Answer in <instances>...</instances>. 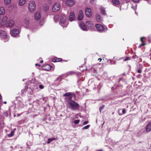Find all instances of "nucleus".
Listing matches in <instances>:
<instances>
[{
    "label": "nucleus",
    "mask_w": 151,
    "mask_h": 151,
    "mask_svg": "<svg viewBox=\"0 0 151 151\" xmlns=\"http://www.w3.org/2000/svg\"><path fill=\"white\" fill-rule=\"evenodd\" d=\"M68 108L72 110H78L80 108V105L71 99V98H65Z\"/></svg>",
    "instance_id": "obj_1"
},
{
    "label": "nucleus",
    "mask_w": 151,
    "mask_h": 151,
    "mask_svg": "<svg viewBox=\"0 0 151 151\" xmlns=\"http://www.w3.org/2000/svg\"><path fill=\"white\" fill-rule=\"evenodd\" d=\"M35 8L36 4L35 2L33 1H30L29 4V11L31 12H33L35 9Z\"/></svg>",
    "instance_id": "obj_2"
},
{
    "label": "nucleus",
    "mask_w": 151,
    "mask_h": 151,
    "mask_svg": "<svg viewBox=\"0 0 151 151\" xmlns=\"http://www.w3.org/2000/svg\"><path fill=\"white\" fill-rule=\"evenodd\" d=\"M23 23L24 27L26 28L29 29L31 28V24L30 23L29 19L28 18H25L23 21Z\"/></svg>",
    "instance_id": "obj_3"
},
{
    "label": "nucleus",
    "mask_w": 151,
    "mask_h": 151,
    "mask_svg": "<svg viewBox=\"0 0 151 151\" xmlns=\"http://www.w3.org/2000/svg\"><path fill=\"white\" fill-rule=\"evenodd\" d=\"M66 21V17L65 15L62 14L60 18V23L63 27H66L67 26L68 24L65 23Z\"/></svg>",
    "instance_id": "obj_4"
},
{
    "label": "nucleus",
    "mask_w": 151,
    "mask_h": 151,
    "mask_svg": "<svg viewBox=\"0 0 151 151\" xmlns=\"http://www.w3.org/2000/svg\"><path fill=\"white\" fill-rule=\"evenodd\" d=\"M22 93H24L25 92H27L29 94H31L33 93V90L32 88L26 86L24 89L22 91Z\"/></svg>",
    "instance_id": "obj_5"
},
{
    "label": "nucleus",
    "mask_w": 151,
    "mask_h": 151,
    "mask_svg": "<svg viewBox=\"0 0 151 151\" xmlns=\"http://www.w3.org/2000/svg\"><path fill=\"white\" fill-rule=\"evenodd\" d=\"M60 8V6L59 4L56 3L53 6L52 10L53 12H56L59 10Z\"/></svg>",
    "instance_id": "obj_6"
},
{
    "label": "nucleus",
    "mask_w": 151,
    "mask_h": 151,
    "mask_svg": "<svg viewBox=\"0 0 151 151\" xmlns=\"http://www.w3.org/2000/svg\"><path fill=\"white\" fill-rule=\"evenodd\" d=\"M7 17L6 16H4L1 19L0 22V26H4L7 22Z\"/></svg>",
    "instance_id": "obj_7"
},
{
    "label": "nucleus",
    "mask_w": 151,
    "mask_h": 151,
    "mask_svg": "<svg viewBox=\"0 0 151 151\" xmlns=\"http://www.w3.org/2000/svg\"><path fill=\"white\" fill-rule=\"evenodd\" d=\"M79 26L80 27L83 31H87L88 30V29L85 24L82 22H80L79 23Z\"/></svg>",
    "instance_id": "obj_8"
},
{
    "label": "nucleus",
    "mask_w": 151,
    "mask_h": 151,
    "mask_svg": "<svg viewBox=\"0 0 151 151\" xmlns=\"http://www.w3.org/2000/svg\"><path fill=\"white\" fill-rule=\"evenodd\" d=\"M19 30L18 29H14L11 31V34L13 36H16L19 33Z\"/></svg>",
    "instance_id": "obj_9"
},
{
    "label": "nucleus",
    "mask_w": 151,
    "mask_h": 151,
    "mask_svg": "<svg viewBox=\"0 0 151 151\" xmlns=\"http://www.w3.org/2000/svg\"><path fill=\"white\" fill-rule=\"evenodd\" d=\"M15 22L13 20H9L7 22V26L8 27H12L14 26Z\"/></svg>",
    "instance_id": "obj_10"
},
{
    "label": "nucleus",
    "mask_w": 151,
    "mask_h": 151,
    "mask_svg": "<svg viewBox=\"0 0 151 151\" xmlns=\"http://www.w3.org/2000/svg\"><path fill=\"white\" fill-rule=\"evenodd\" d=\"M96 27L97 30L100 32H102L104 29V27L103 26L99 24H96Z\"/></svg>",
    "instance_id": "obj_11"
},
{
    "label": "nucleus",
    "mask_w": 151,
    "mask_h": 151,
    "mask_svg": "<svg viewBox=\"0 0 151 151\" xmlns=\"http://www.w3.org/2000/svg\"><path fill=\"white\" fill-rule=\"evenodd\" d=\"M66 5L69 6L73 5L75 4V2L73 0H67L65 2Z\"/></svg>",
    "instance_id": "obj_12"
},
{
    "label": "nucleus",
    "mask_w": 151,
    "mask_h": 151,
    "mask_svg": "<svg viewBox=\"0 0 151 151\" xmlns=\"http://www.w3.org/2000/svg\"><path fill=\"white\" fill-rule=\"evenodd\" d=\"M85 11L86 14L88 17H89L91 16V12L90 8H86Z\"/></svg>",
    "instance_id": "obj_13"
},
{
    "label": "nucleus",
    "mask_w": 151,
    "mask_h": 151,
    "mask_svg": "<svg viewBox=\"0 0 151 151\" xmlns=\"http://www.w3.org/2000/svg\"><path fill=\"white\" fill-rule=\"evenodd\" d=\"M44 22V19L42 17H41L40 14H38V23L41 25H43Z\"/></svg>",
    "instance_id": "obj_14"
},
{
    "label": "nucleus",
    "mask_w": 151,
    "mask_h": 151,
    "mask_svg": "<svg viewBox=\"0 0 151 151\" xmlns=\"http://www.w3.org/2000/svg\"><path fill=\"white\" fill-rule=\"evenodd\" d=\"M65 98H71V99H72V98L73 96H75V94L74 93H72L71 92H68L65 93L63 95V96H66Z\"/></svg>",
    "instance_id": "obj_15"
},
{
    "label": "nucleus",
    "mask_w": 151,
    "mask_h": 151,
    "mask_svg": "<svg viewBox=\"0 0 151 151\" xmlns=\"http://www.w3.org/2000/svg\"><path fill=\"white\" fill-rule=\"evenodd\" d=\"M0 35L3 38L6 39L7 38L6 33L4 31L0 30Z\"/></svg>",
    "instance_id": "obj_16"
},
{
    "label": "nucleus",
    "mask_w": 151,
    "mask_h": 151,
    "mask_svg": "<svg viewBox=\"0 0 151 151\" xmlns=\"http://www.w3.org/2000/svg\"><path fill=\"white\" fill-rule=\"evenodd\" d=\"M51 66L48 64L44 65L42 67V69L44 70L48 71L51 69Z\"/></svg>",
    "instance_id": "obj_17"
},
{
    "label": "nucleus",
    "mask_w": 151,
    "mask_h": 151,
    "mask_svg": "<svg viewBox=\"0 0 151 151\" xmlns=\"http://www.w3.org/2000/svg\"><path fill=\"white\" fill-rule=\"evenodd\" d=\"M83 17V14L82 10H81L79 11V14L78 17V20H82Z\"/></svg>",
    "instance_id": "obj_18"
},
{
    "label": "nucleus",
    "mask_w": 151,
    "mask_h": 151,
    "mask_svg": "<svg viewBox=\"0 0 151 151\" xmlns=\"http://www.w3.org/2000/svg\"><path fill=\"white\" fill-rule=\"evenodd\" d=\"M75 18V14L74 12H71L70 14L69 19L70 21H73Z\"/></svg>",
    "instance_id": "obj_19"
},
{
    "label": "nucleus",
    "mask_w": 151,
    "mask_h": 151,
    "mask_svg": "<svg viewBox=\"0 0 151 151\" xmlns=\"http://www.w3.org/2000/svg\"><path fill=\"white\" fill-rule=\"evenodd\" d=\"M95 17L96 20L98 22H101L102 21V18L100 15L97 14Z\"/></svg>",
    "instance_id": "obj_20"
},
{
    "label": "nucleus",
    "mask_w": 151,
    "mask_h": 151,
    "mask_svg": "<svg viewBox=\"0 0 151 151\" xmlns=\"http://www.w3.org/2000/svg\"><path fill=\"white\" fill-rule=\"evenodd\" d=\"M145 131L147 132H149L151 131V127L148 123L145 127Z\"/></svg>",
    "instance_id": "obj_21"
},
{
    "label": "nucleus",
    "mask_w": 151,
    "mask_h": 151,
    "mask_svg": "<svg viewBox=\"0 0 151 151\" xmlns=\"http://www.w3.org/2000/svg\"><path fill=\"white\" fill-rule=\"evenodd\" d=\"M26 1L27 0H19V5L20 6H23L25 4Z\"/></svg>",
    "instance_id": "obj_22"
},
{
    "label": "nucleus",
    "mask_w": 151,
    "mask_h": 151,
    "mask_svg": "<svg viewBox=\"0 0 151 151\" xmlns=\"http://www.w3.org/2000/svg\"><path fill=\"white\" fill-rule=\"evenodd\" d=\"M5 10L4 8L2 6L0 7V14L3 15L5 14Z\"/></svg>",
    "instance_id": "obj_23"
},
{
    "label": "nucleus",
    "mask_w": 151,
    "mask_h": 151,
    "mask_svg": "<svg viewBox=\"0 0 151 151\" xmlns=\"http://www.w3.org/2000/svg\"><path fill=\"white\" fill-rule=\"evenodd\" d=\"M113 4L115 6L119 5L120 4V2L119 0H112Z\"/></svg>",
    "instance_id": "obj_24"
},
{
    "label": "nucleus",
    "mask_w": 151,
    "mask_h": 151,
    "mask_svg": "<svg viewBox=\"0 0 151 151\" xmlns=\"http://www.w3.org/2000/svg\"><path fill=\"white\" fill-rule=\"evenodd\" d=\"M49 7L47 4H45L43 6V9L45 11H46L49 10Z\"/></svg>",
    "instance_id": "obj_25"
},
{
    "label": "nucleus",
    "mask_w": 151,
    "mask_h": 151,
    "mask_svg": "<svg viewBox=\"0 0 151 151\" xmlns=\"http://www.w3.org/2000/svg\"><path fill=\"white\" fill-rule=\"evenodd\" d=\"M100 11L101 13L103 15H105L106 14V11L105 8H101L100 9Z\"/></svg>",
    "instance_id": "obj_26"
},
{
    "label": "nucleus",
    "mask_w": 151,
    "mask_h": 151,
    "mask_svg": "<svg viewBox=\"0 0 151 151\" xmlns=\"http://www.w3.org/2000/svg\"><path fill=\"white\" fill-rule=\"evenodd\" d=\"M11 0H4V3L6 4L9 5L11 3Z\"/></svg>",
    "instance_id": "obj_27"
},
{
    "label": "nucleus",
    "mask_w": 151,
    "mask_h": 151,
    "mask_svg": "<svg viewBox=\"0 0 151 151\" xmlns=\"http://www.w3.org/2000/svg\"><path fill=\"white\" fill-rule=\"evenodd\" d=\"M62 76H60L55 79V81H61L62 80Z\"/></svg>",
    "instance_id": "obj_28"
},
{
    "label": "nucleus",
    "mask_w": 151,
    "mask_h": 151,
    "mask_svg": "<svg viewBox=\"0 0 151 151\" xmlns=\"http://www.w3.org/2000/svg\"><path fill=\"white\" fill-rule=\"evenodd\" d=\"M55 139V138L54 137L52 138H49L48 139V141L47 142L48 144L50 143L52 140H54Z\"/></svg>",
    "instance_id": "obj_29"
},
{
    "label": "nucleus",
    "mask_w": 151,
    "mask_h": 151,
    "mask_svg": "<svg viewBox=\"0 0 151 151\" xmlns=\"http://www.w3.org/2000/svg\"><path fill=\"white\" fill-rule=\"evenodd\" d=\"M80 120L79 119H77L75 120L74 122L73 123L76 124H78L80 122Z\"/></svg>",
    "instance_id": "obj_30"
},
{
    "label": "nucleus",
    "mask_w": 151,
    "mask_h": 151,
    "mask_svg": "<svg viewBox=\"0 0 151 151\" xmlns=\"http://www.w3.org/2000/svg\"><path fill=\"white\" fill-rule=\"evenodd\" d=\"M87 25H89L88 26L91 27L92 25V22L90 21H88L86 22Z\"/></svg>",
    "instance_id": "obj_31"
},
{
    "label": "nucleus",
    "mask_w": 151,
    "mask_h": 151,
    "mask_svg": "<svg viewBox=\"0 0 151 151\" xmlns=\"http://www.w3.org/2000/svg\"><path fill=\"white\" fill-rule=\"evenodd\" d=\"M59 59L57 58H54L52 60V61L53 62H55L59 61L60 60H59Z\"/></svg>",
    "instance_id": "obj_32"
},
{
    "label": "nucleus",
    "mask_w": 151,
    "mask_h": 151,
    "mask_svg": "<svg viewBox=\"0 0 151 151\" xmlns=\"http://www.w3.org/2000/svg\"><path fill=\"white\" fill-rule=\"evenodd\" d=\"M34 18L35 20H38V14L36 12L34 15Z\"/></svg>",
    "instance_id": "obj_33"
},
{
    "label": "nucleus",
    "mask_w": 151,
    "mask_h": 151,
    "mask_svg": "<svg viewBox=\"0 0 151 151\" xmlns=\"http://www.w3.org/2000/svg\"><path fill=\"white\" fill-rule=\"evenodd\" d=\"M14 132L13 131H11V133L10 134H8V136L9 137H11L14 135Z\"/></svg>",
    "instance_id": "obj_34"
},
{
    "label": "nucleus",
    "mask_w": 151,
    "mask_h": 151,
    "mask_svg": "<svg viewBox=\"0 0 151 151\" xmlns=\"http://www.w3.org/2000/svg\"><path fill=\"white\" fill-rule=\"evenodd\" d=\"M90 127L89 125H87V126L83 127L82 128V129H88Z\"/></svg>",
    "instance_id": "obj_35"
},
{
    "label": "nucleus",
    "mask_w": 151,
    "mask_h": 151,
    "mask_svg": "<svg viewBox=\"0 0 151 151\" xmlns=\"http://www.w3.org/2000/svg\"><path fill=\"white\" fill-rule=\"evenodd\" d=\"M105 106L104 105H103L100 107L99 110L100 112H101V110Z\"/></svg>",
    "instance_id": "obj_36"
},
{
    "label": "nucleus",
    "mask_w": 151,
    "mask_h": 151,
    "mask_svg": "<svg viewBox=\"0 0 151 151\" xmlns=\"http://www.w3.org/2000/svg\"><path fill=\"white\" fill-rule=\"evenodd\" d=\"M146 45V43L145 42H142V43L139 46V47L140 48L142 46L145 45Z\"/></svg>",
    "instance_id": "obj_37"
},
{
    "label": "nucleus",
    "mask_w": 151,
    "mask_h": 151,
    "mask_svg": "<svg viewBox=\"0 0 151 151\" xmlns=\"http://www.w3.org/2000/svg\"><path fill=\"white\" fill-rule=\"evenodd\" d=\"M58 18V17L57 16H55L54 17V19L55 22H56L57 21Z\"/></svg>",
    "instance_id": "obj_38"
},
{
    "label": "nucleus",
    "mask_w": 151,
    "mask_h": 151,
    "mask_svg": "<svg viewBox=\"0 0 151 151\" xmlns=\"http://www.w3.org/2000/svg\"><path fill=\"white\" fill-rule=\"evenodd\" d=\"M39 88L41 89H42L44 88V86L42 85H40L39 86Z\"/></svg>",
    "instance_id": "obj_39"
},
{
    "label": "nucleus",
    "mask_w": 151,
    "mask_h": 151,
    "mask_svg": "<svg viewBox=\"0 0 151 151\" xmlns=\"http://www.w3.org/2000/svg\"><path fill=\"white\" fill-rule=\"evenodd\" d=\"M122 114H124L126 113V111L124 109H123L122 111Z\"/></svg>",
    "instance_id": "obj_40"
},
{
    "label": "nucleus",
    "mask_w": 151,
    "mask_h": 151,
    "mask_svg": "<svg viewBox=\"0 0 151 151\" xmlns=\"http://www.w3.org/2000/svg\"><path fill=\"white\" fill-rule=\"evenodd\" d=\"M130 58L129 57H127L124 60V61H126L129 60Z\"/></svg>",
    "instance_id": "obj_41"
},
{
    "label": "nucleus",
    "mask_w": 151,
    "mask_h": 151,
    "mask_svg": "<svg viewBox=\"0 0 151 151\" xmlns=\"http://www.w3.org/2000/svg\"><path fill=\"white\" fill-rule=\"evenodd\" d=\"M88 123V121H86L84 122H83V124L84 125H85V124H87Z\"/></svg>",
    "instance_id": "obj_42"
},
{
    "label": "nucleus",
    "mask_w": 151,
    "mask_h": 151,
    "mask_svg": "<svg viewBox=\"0 0 151 151\" xmlns=\"http://www.w3.org/2000/svg\"><path fill=\"white\" fill-rule=\"evenodd\" d=\"M144 38H145L144 37H142L141 38H140V40L142 42H144V41H143V39Z\"/></svg>",
    "instance_id": "obj_43"
},
{
    "label": "nucleus",
    "mask_w": 151,
    "mask_h": 151,
    "mask_svg": "<svg viewBox=\"0 0 151 151\" xmlns=\"http://www.w3.org/2000/svg\"><path fill=\"white\" fill-rule=\"evenodd\" d=\"M142 72V70L141 69H139L137 71V72L139 73H141Z\"/></svg>",
    "instance_id": "obj_44"
},
{
    "label": "nucleus",
    "mask_w": 151,
    "mask_h": 151,
    "mask_svg": "<svg viewBox=\"0 0 151 151\" xmlns=\"http://www.w3.org/2000/svg\"><path fill=\"white\" fill-rule=\"evenodd\" d=\"M140 0H133V1L135 2H138Z\"/></svg>",
    "instance_id": "obj_45"
},
{
    "label": "nucleus",
    "mask_w": 151,
    "mask_h": 151,
    "mask_svg": "<svg viewBox=\"0 0 151 151\" xmlns=\"http://www.w3.org/2000/svg\"><path fill=\"white\" fill-rule=\"evenodd\" d=\"M74 73L73 72H69V74H71H71H73Z\"/></svg>",
    "instance_id": "obj_46"
},
{
    "label": "nucleus",
    "mask_w": 151,
    "mask_h": 151,
    "mask_svg": "<svg viewBox=\"0 0 151 151\" xmlns=\"http://www.w3.org/2000/svg\"><path fill=\"white\" fill-rule=\"evenodd\" d=\"M102 59L101 58H99V59H98V60H99V61L100 62H101V61L102 60Z\"/></svg>",
    "instance_id": "obj_47"
},
{
    "label": "nucleus",
    "mask_w": 151,
    "mask_h": 151,
    "mask_svg": "<svg viewBox=\"0 0 151 151\" xmlns=\"http://www.w3.org/2000/svg\"><path fill=\"white\" fill-rule=\"evenodd\" d=\"M43 60H41L40 61V63H43Z\"/></svg>",
    "instance_id": "obj_48"
},
{
    "label": "nucleus",
    "mask_w": 151,
    "mask_h": 151,
    "mask_svg": "<svg viewBox=\"0 0 151 151\" xmlns=\"http://www.w3.org/2000/svg\"><path fill=\"white\" fill-rule=\"evenodd\" d=\"M137 57L136 55H135V56H133L132 58H133L135 59L136 58V57Z\"/></svg>",
    "instance_id": "obj_49"
},
{
    "label": "nucleus",
    "mask_w": 151,
    "mask_h": 151,
    "mask_svg": "<svg viewBox=\"0 0 151 151\" xmlns=\"http://www.w3.org/2000/svg\"><path fill=\"white\" fill-rule=\"evenodd\" d=\"M94 0H91V1H90V2L91 3H92L93 2Z\"/></svg>",
    "instance_id": "obj_50"
},
{
    "label": "nucleus",
    "mask_w": 151,
    "mask_h": 151,
    "mask_svg": "<svg viewBox=\"0 0 151 151\" xmlns=\"http://www.w3.org/2000/svg\"><path fill=\"white\" fill-rule=\"evenodd\" d=\"M148 124H150V126L151 127V123L150 122H149L148 123Z\"/></svg>",
    "instance_id": "obj_51"
},
{
    "label": "nucleus",
    "mask_w": 151,
    "mask_h": 151,
    "mask_svg": "<svg viewBox=\"0 0 151 151\" xmlns=\"http://www.w3.org/2000/svg\"><path fill=\"white\" fill-rule=\"evenodd\" d=\"M35 65L36 66H38V63H36V64H35Z\"/></svg>",
    "instance_id": "obj_52"
},
{
    "label": "nucleus",
    "mask_w": 151,
    "mask_h": 151,
    "mask_svg": "<svg viewBox=\"0 0 151 151\" xmlns=\"http://www.w3.org/2000/svg\"><path fill=\"white\" fill-rule=\"evenodd\" d=\"M1 94H0V99H1Z\"/></svg>",
    "instance_id": "obj_53"
},
{
    "label": "nucleus",
    "mask_w": 151,
    "mask_h": 151,
    "mask_svg": "<svg viewBox=\"0 0 151 151\" xmlns=\"http://www.w3.org/2000/svg\"><path fill=\"white\" fill-rule=\"evenodd\" d=\"M4 103L5 104H6V101H4Z\"/></svg>",
    "instance_id": "obj_54"
},
{
    "label": "nucleus",
    "mask_w": 151,
    "mask_h": 151,
    "mask_svg": "<svg viewBox=\"0 0 151 151\" xmlns=\"http://www.w3.org/2000/svg\"><path fill=\"white\" fill-rule=\"evenodd\" d=\"M98 151H103V150H98Z\"/></svg>",
    "instance_id": "obj_55"
},
{
    "label": "nucleus",
    "mask_w": 151,
    "mask_h": 151,
    "mask_svg": "<svg viewBox=\"0 0 151 151\" xmlns=\"http://www.w3.org/2000/svg\"><path fill=\"white\" fill-rule=\"evenodd\" d=\"M123 75H125V73H124L123 74H122Z\"/></svg>",
    "instance_id": "obj_56"
},
{
    "label": "nucleus",
    "mask_w": 151,
    "mask_h": 151,
    "mask_svg": "<svg viewBox=\"0 0 151 151\" xmlns=\"http://www.w3.org/2000/svg\"><path fill=\"white\" fill-rule=\"evenodd\" d=\"M19 116V114H18V115H17V116Z\"/></svg>",
    "instance_id": "obj_57"
},
{
    "label": "nucleus",
    "mask_w": 151,
    "mask_h": 151,
    "mask_svg": "<svg viewBox=\"0 0 151 151\" xmlns=\"http://www.w3.org/2000/svg\"><path fill=\"white\" fill-rule=\"evenodd\" d=\"M38 65V66H40V65H39V64Z\"/></svg>",
    "instance_id": "obj_58"
}]
</instances>
